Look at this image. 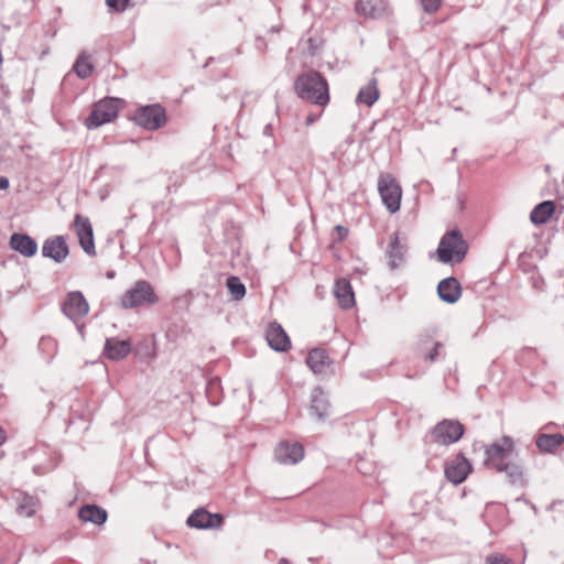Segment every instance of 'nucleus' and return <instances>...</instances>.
Returning <instances> with one entry per match:
<instances>
[{"instance_id":"nucleus-1","label":"nucleus","mask_w":564,"mask_h":564,"mask_svg":"<svg viewBox=\"0 0 564 564\" xmlns=\"http://www.w3.org/2000/svg\"><path fill=\"white\" fill-rule=\"evenodd\" d=\"M514 453L516 445L512 437L502 436L485 447L484 464L498 473H506L511 482L521 481L523 478L522 467L511 460Z\"/></svg>"},{"instance_id":"nucleus-26","label":"nucleus","mask_w":564,"mask_h":564,"mask_svg":"<svg viewBox=\"0 0 564 564\" xmlns=\"http://www.w3.org/2000/svg\"><path fill=\"white\" fill-rule=\"evenodd\" d=\"M379 97L380 91L378 88V80L376 77H372L367 86L359 89V93L356 97V102L371 107L379 99Z\"/></svg>"},{"instance_id":"nucleus-36","label":"nucleus","mask_w":564,"mask_h":564,"mask_svg":"<svg viewBox=\"0 0 564 564\" xmlns=\"http://www.w3.org/2000/svg\"><path fill=\"white\" fill-rule=\"evenodd\" d=\"M318 118H319V115H313V113L308 115L306 118V121H305L306 126H311L316 120H318Z\"/></svg>"},{"instance_id":"nucleus-11","label":"nucleus","mask_w":564,"mask_h":564,"mask_svg":"<svg viewBox=\"0 0 564 564\" xmlns=\"http://www.w3.org/2000/svg\"><path fill=\"white\" fill-rule=\"evenodd\" d=\"M275 459L283 465H294L304 458V447L299 442L282 441L274 449Z\"/></svg>"},{"instance_id":"nucleus-35","label":"nucleus","mask_w":564,"mask_h":564,"mask_svg":"<svg viewBox=\"0 0 564 564\" xmlns=\"http://www.w3.org/2000/svg\"><path fill=\"white\" fill-rule=\"evenodd\" d=\"M486 564H513V562L502 554H492L487 557Z\"/></svg>"},{"instance_id":"nucleus-8","label":"nucleus","mask_w":564,"mask_h":564,"mask_svg":"<svg viewBox=\"0 0 564 564\" xmlns=\"http://www.w3.org/2000/svg\"><path fill=\"white\" fill-rule=\"evenodd\" d=\"M464 425L456 420L445 419L431 430V440L440 445H451L459 441L464 434Z\"/></svg>"},{"instance_id":"nucleus-38","label":"nucleus","mask_w":564,"mask_h":564,"mask_svg":"<svg viewBox=\"0 0 564 564\" xmlns=\"http://www.w3.org/2000/svg\"><path fill=\"white\" fill-rule=\"evenodd\" d=\"M54 346V341L51 339V338H42L41 341H40V346Z\"/></svg>"},{"instance_id":"nucleus-10","label":"nucleus","mask_w":564,"mask_h":564,"mask_svg":"<svg viewBox=\"0 0 564 564\" xmlns=\"http://www.w3.org/2000/svg\"><path fill=\"white\" fill-rule=\"evenodd\" d=\"M74 228L78 237V241L83 250L88 256H95V242L93 226L88 217L76 214L74 217Z\"/></svg>"},{"instance_id":"nucleus-40","label":"nucleus","mask_w":564,"mask_h":564,"mask_svg":"<svg viewBox=\"0 0 564 564\" xmlns=\"http://www.w3.org/2000/svg\"><path fill=\"white\" fill-rule=\"evenodd\" d=\"M7 441V433L6 431L0 426V446Z\"/></svg>"},{"instance_id":"nucleus-22","label":"nucleus","mask_w":564,"mask_h":564,"mask_svg":"<svg viewBox=\"0 0 564 564\" xmlns=\"http://www.w3.org/2000/svg\"><path fill=\"white\" fill-rule=\"evenodd\" d=\"M536 447L546 454H556L561 447H564V435L556 434H540L535 441Z\"/></svg>"},{"instance_id":"nucleus-37","label":"nucleus","mask_w":564,"mask_h":564,"mask_svg":"<svg viewBox=\"0 0 564 564\" xmlns=\"http://www.w3.org/2000/svg\"><path fill=\"white\" fill-rule=\"evenodd\" d=\"M9 187V180L4 176L0 177V189H7Z\"/></svg>"},{"instance_id":"nucleus-34","label":"nucleus","mask_w":564,"mask_h":564,"mask_svg":"<svg viewBox=\"0 0 564 564\" xmlns=\"http://www.w3.org/2000/svg\"><path fill=\"white\" fill-rule=\"evenodd\" d=\"M442 0H420V3L423 8V10L426 13H434L436 12L441 7Z\"/></svg>"},{"instance_id":"nucleus-28","label":"nucleus","mask_w":564,"mask_h":564,"mask_svg":"<svg viewBox=\"0 0 564 564\" xmlns=\"http://www.w3.org/2000/svg\"><path fill=\"white\" fill-rule=\"evenodd\" d=\"M37 499L32 496H23L19 499L17 505V513L20 517L31 518L37 510Z\"/></svg>"},{"instance_id":"nucleus-32","label":"nucleus","mask_w":564,"mask_h":564,"mask_svg":"<svg viewBox=\"0 0 564 564\" xmlns=\"http://www.w3.org/2000/svg\"><path fill=\"white\" fill-rule=\"evenodd\" d=\"M323 41L318 36H308L305 40L306 50L310 55H315L322 47Z\"/></svg>"},{"instance_id":"nucleus-27","label":"nucleus","mask_w":564,"mask_h":564,"mask_svg":"<svg viewBox=\"0 0 564 564\" xmlns=\"http://www.w3.org/2000/svg\"><path fill=\"white\" fill-rule=\"evenodd\" d=\"M555 213V204L552 200H545L538 204L530 214V220L536 225H543L547 223V220Z\"/></svg>"},{"instance_id":"nucleus-18","label":"nucleus","mask_w":564,"mask_h":564,"mask_svg":"<svg viewBox=\"0 0 564 564\" xmlns=\"http://www.w3.org/2000/svg\"><path fill=\"white\" fill-rule=\"evenodd\" d=\"M10 247L24 257H33L37 252L36 241L25 234H13L10 237Z\"/></svg>"},{"instance_id":"nucleus-20","label":"nucleus","mask_w":564,"mask_h":564,"mask_svg":"<svg viewBox=\"0 0 564 564\" xmlns=\"http://www.w3.org/2000/svg\"><path fill=\"white\" fill-rule=\"evenodd\" d=\"M405 252L406 247L400 242L398 232L392 234L387 249V256L389 258V265L391 269H397L404 261Z\"/></svg>"},{"instance_id":"nucleus-7","label":"nucleus","mask_w":564,"mask_h":564,"mask_svg":"<svg viewBox=\"0 0 564 564\" xmlns=\"http://www.w3.org/2000/svg\"><path fill=\"white\" fill-rule=\"evenodd\" d=\"M133 120L138 126L153 131L162 128L167 118L165 109L161 105L154 104L139 107L134 111Z\"/></svg>"},{"instance_id":"nucleus-2","label":"nucleus","mask_w":564,"mask_h":564,"mask_svg":"<svg viewBox=\"0 0 564 564\" xmlns=\"http://www.w3.org/2000/svg\"><path fill=\"white\" fill-rule=\"evenodd\" d=\"M294 88L301 99L321 107H325L329 102L328 83L318 72L300 75L295 79Z\"/></svg>"},{"instance_id":"nucleus-6","label":"nucleus","mask_w":564,"mask_h":564,"mask_svg":"<svg viewBox=\"0 0 564 564\" xmlns=\"http://www.w3.org/2000/svg\"><path fill=\"white\" fill-rule=\"evenodd\" d=\"M378 191L383 205L394 214L400 209L402 189L397 180L391 174H381L378 180Z\"/></svg>"},{"instance_id":"nucleus-16","label":"nucleus","mask_w":564,"mask_h":564,"mask_svg":"<svg viewBox=\"0 0 564 564\" xmlns=\"http://www.w3.org/2000/svg\"><path fill=\"white\" fill-rule=\"evenodd\" d=\"M223 517L218 513H209L204 509L194 511L187 519V524L197 529H214L220 527Z\"/></svg>"},{"instance_id":"nucleus-30","label":"nucleus","mask_w":564,"mask_h":564,"mask_svg":"<svg viewBox=\"0 0 564 564\" xmlns=\"http://www.w3.org/2000/svg\"><path fill=\"white\" fill-rule=\"evenodd\" d=\"M226 286L234 300L240 301L246 295V286L238 276H229Z\"/></svg>"},{"instance_id":"nucleus-4","label":"nucleus","mask_w":564,"mask_h":564,"mask_svg":"<svg viewBox=\"0 0 564 564\" xmlns=\"http://www.w3.org/2000/svg\"><path fill=\"white\" fill-rule=\"evenodd\" d=\"M159 302L153 286L145 280L137 281L120 297V306L124 310H131L143 305H154Z\"/></svg>"},{"instance_id":"nucleus-5","label":"nucleus","mask_w":564,"mask_h":564,"mask_svg":"<svg viewBox=\"0 0 564 564\" xmlns=\"http://www.w3.org/2000/svg\"><path fill=\"white\" fill-rule=\"evenodd\" d=\"M122 100L119 98H104L96 102L90 115L85 119L87 129H97L105 123L113 121L119 112Z\"/></svg>"},{"instance_id":"nucleus-41","label":"nucleus","mask_w":564,"mask_h":564,"mask_svg":"<svg viewBox=\"0 0 564 564\" xmlns=\"http://www.w3.org/2000/svg\"><path fill=\"white\" fill-rule=\"evenodd\" d=\"M271 129H272V128H271V126H270V124L265 126V128H264V134H267V135H271Z\"/></svg>"},{"instance_id":"nucleus-17","label":"nucleus","mask_w":564,"mask_h":564,"mask_svg":"<svg viewBox=\"0 0 564 564\" xmlns=\"http://www.w3.org/2000/svg\"><path fill=\"white\" fill-rule=\"evenodd\" d=\"M437 294L442 301L454 304L462 295L460 284L455 278H446L438 283Z\"/></svg>"},{"instance_id":"nucleus-33","label":"nucleus","mask_w":564,"mask_h":564,"mask_svg":"<svg viewBox=\"0 0 564 564\" xmlns=\"http://www.w3.org/2000/svg\"><path fill=\"white\" fill-rule=\"evenodd\" d=\"M129 2L130 0H106L107 7L119 13L128 8Z\"/></svg>"},{"instance_id":"nucleus-29","label":"nucleus","mask_w":564,"mask_h":564,"mask_svg":"<svg viewBox=\"0 0 564 564\" xmlns=\"http://www.w3.org/2000/svg\"><path fill=\"white\" fill-rule=\"evenodd\" d=\"M73 69L82 79L89 77L94 69L90 56L85 52L80 53L73 66Z\"/></svg>"},{"instance_id":"nucleus-19","label":"nucleus","mask_w":564,"mask_h":564,"mask_svg":"<svg viewBox=\"0 0 564 564\" xmlns=\"http://www.w3.org/2000/svg\"><path fill=\"white\" fill-rule=\"evenodd\" d=\"M334 294L338 305L344 310H349L355 304V296L350 282L347 279H339L335 283Z\"/></svg>"},{"instance_id":"nucleus-13","label":"nucleus","mask_w":564,"mask_h":564,"mask_svg":"<svg viewBox=\"0 0 564 564\" xmlns=\"http://www.w3.org/2000/svg\"><path fill=\"white\" fill-rule=\"evenodd\" d=\"M42 254L57 263L63 262L69 254L65 237L53 236L47 238L42 246Z\"/></svg>"},{"instance_id":"nucleus-3","label":"nucleus","mask_w":564,"mask_h":564,"mask_svg":"<svg viewBox=\"0 0 564 564\" xmlns=\"http://www.w3.org/2000/svg\"><path fill=\"white\" fill-rule=\"evenodd\" d=\"M468 245L458 229L446 232L437 248L438 260L443 263L462 262L467 253Z\"/></svg>"},{"instance_id":"nucleus-15","label":"nucleus","mask_w":564,"mask_h":564,"mask_svg":"<svg viewBox=\"0 0 564 564\" xmlns=\"http://www.w3.org/2000/svg\"><path fill=\"white\" fill-rule=\"evenodd\" d=\"M444 345L441 341H434L432 335L422 334L419 341V351L422 358L427 362H435L444 356Z\"/></svg>"},{"instance_id":"nucleus-31","label":"nucleus","mask_w":564,"mask_h":564,"mask_svg":"<svg viewBox=\"0 0 564 564\" xmlns=\"http://www.w3.org/2000/svg\"><path fill=\"white\" fill-rule=\"evenodd\" d=\"M356 11L368 18H375L377 14V9L372 0H358L356 2Z\"/></svg>"},{"instance_id":"nucleus-42","label":"nucleus","mask_w":564,"mask_h":564,"mask_svg":"<svg viewBox=\"0 0 564 564\" xmlns=\"http://www.w3.org/2000/svg\"><path fill=\"white\" fill-rule=\"evenodd\" d=\"M278 564H291L290 561L288 558H280Z\"/></svg>"},{"instance_id":"nucleus-39","label":"nucleus","mask_w":564,"mask_h":564,"mask_svg":"<svg viewBox=\"0 0 564 564\" xmlns=\"http://www.w3.org/2000/svg\"><path fill=\"white\" fill-rule=\"evenodd\" d=\"M336 230L338 231L341 238H345L348 234V230L343 226H336Z\"/></svg>"},{"instance_id":"nucleus-14","label":"nucleus","mask_w":564,"mask_h":564,"mask_svg":"<svg viewBox=\"0 0 564 564\" xmlns=\"http://www.w3.org/2000/svg\"><path fill=\"white\" fill-rule=\"evenodd\" d=\"M265 339L268 345L275 351H288L291 348V340L288 334L276 322L268 325Z\"/></svg>"},{"instance_id":"nucleus-21","label":"nucleus","mask_w":564,"mask_h":564,"mask_svg":"<svg viewBox=\"0 0 564 564\" xmlns=\"http://www.w3.org/2000/svg\"><path fill=\"white\" fill-rule=\"evenodd\" d=\"M306 364L314 373L322 375L326 372L332 361L324 349L315 348L308 352Z\"/></svg>"},{"instance_id":"nucleus-9","label":"nucleus","mask_w":564,"mask_h":564,"mask_svg":"<svg viewBox=\"0 0 564 564\" xmlns=\"http://www.w3.org/2000/svg\"><path fill=\"white\" fill-rule=\"evenodd\" d=\"M62 311L69 319L78 322L88 314L89 305L82 292L73 291L65 297Z\"/></svg>"},{"instance_id":"nucleus-23","label":"nucleus","mask_w":564,"mask_h":564,"mask_svg":"<svg viewBox=\"0 0 564 564\" xmlns=\"http://www.w3.org/2000/svg\"><path fill=\"white\" fill-rule=\"evenodd\" d=\"M131 350L129 340H118L116 338H108L105 343L104 352L107 358L111 360H120L128 356Z\"/></svg>"},{"instance_id":"nucleus-12","label":"nucleus","mask_w":564,"mask_h":564,"mask_svg":"<svg viewBox=\"0 0 564 564\" xmlns=\"http://www.w3.org/2000/svg\"><path fill=\"white\" fill-rule=\"evenodd\" d=\"M471 464L469 460L463 455L457 454L451 462H448L445 466V476L448 481L454 485H459L467 476L471 473Z\"/></svg>"},{"instance_id":"nucleus-25","label":"nucleus","mask_w":564,"mask_h":564,"mask_svg":"<svg viewBox=\"0 0 564 564\" xmlns=\"http://www.w3.org/2000/svg\"><path fill=\"white\" fill-rule=\"evenodd\" d=\"M311 411L319 420L327 417L329 414V402L321 388H315L312 392Z\"/></svg>"},{"instance_id":"nucleus-24","label":"nucleus","mask_w":564,"mask_h":564,"mask_svg":"<svg viewBox=\"0 0 564 564\" xmlns=\"http://www.w3.org/2000/svg\"><path fill=\"white\" fill-rule=\"evenodd\" d=\"M78 517L83 522L101 525L107 521L108 513L97 505H85L79 509Z\"/></svg>"}]
</instances>
